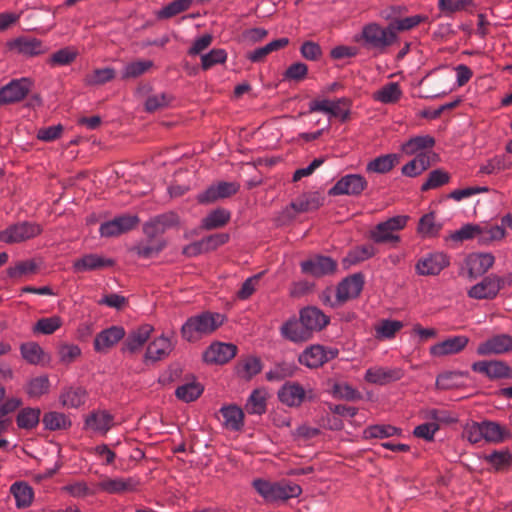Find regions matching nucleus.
<instances>
[{
  "instance_id": "f257e3e1",
  "label": "nucleus",
  "mask_w": 512,
  "mask_h": 512,
  "mask_svg": "<svg viewBox=\"0 0 512 512\" xmlns=\"http://www.w3.org/2000/svg\"><path fill=\"white\" fill-rule=\"evenodd\" d=\"M356 41L374 55H383L399 42V36L394 33L389 23L383 26L377 22H370L362 27Z\"/></svg>"
},
{
  "instance_id": "f03ea898",
  "label": "nucleus",
  "mask_w": 512,
  "mask_h": 512,
  "mask_svg": "<svg viewBox=\"0 0 512 512\" xmlns=\"http://www.w3.org/2000/svg\"><path fill=\"white\" fill-rule=\"evenodd\" d=\"M224 322L223 315L212 312H202L189 317L181 327L182 338L188 342H196L213 333Z\"/></svg>"
},
{
  "instance_id": "7ed1b4c3",
  "label": "nucleus",
  "mask_w": 512,
  "mask_h": 512,
  "mask_svg": "<svg viewBox=\"0 0 512 512\" xmlns=\"http://www.w3.org/2000/svg\"><path fill=\"white\" fill-rule=\"evenodd\" d=\"M252 486L266 502L285 501L302 492L299 485L285 480L273 482L259 478L252 482Z\"/></svg>"
},
{
  "instance_id": "20e7f679",
  "label": "nucleus",
  "mask_w": 512,
  "mask_h": 512,
  "mask_svg": "<svg viewBox=\"0 0 512 512\" xmlns=\"http://www.w3.org/2000/svg\"><path fill=\"white\" fill-rule=\"evenodd\" d=\"M408 216L398 215L378 223L370 232V237L375 243H398L400 237L396 232L402 230L408 221Z\"/></svg>"
},
{
  "instance_id": "39448f33",
  "label": "nucleus",
  "mask_w": 512,
  "mask_h": 512,
  "mask_svg": "<svg viewBox=\"0 0 512 512\" xmlns=\"http://www.w3.org/2000/svg\"><path fill=\"white\" fill-rule=\"evenodd\" d=\"M471 369L490 380L511 379L512 368L502 360H480L474 362Z\"/></svg>"
},
{
  "instance_id": "423d86ee",
  "label": "nucleus",
  "mask_w": 512,
  "mask_h": 512,
  "mask_svg": "<svg viewBox=\"0 0 512 512\" xmlns=\"http://www.w3.org/2000/svg\"><path fill=\"white\" fill-rule=\"evenodd\" d=\"M368 186L367 180L360 174H347L341 177L329 190V195L359 196Z\"/></svg>"
},
{
  "instance_id": "0eeeda50",
  "label": "nucleus",
  "mask_w": 512,
  "mask_h": 512,
  "mask_svg": "<svg viewBox=\"0 0 512 512\" xmlns=\"http://www.w3.org/2000/svg\"><path fill=\"white\" fill-rule=\"evenodd\" d=\"M41 233V227L31 222H21L9 226L0 232V241L5 243H18L31 239Z\"/></svg>"
},
{
  "instance_id": "6e6552de",
  "label": "nucleus",
  "mask_w": 512,
  "mask_h": 512,
  "mask_svg": "<svg viewBox=\"0 0 512 512\" xmlns=\"http://www.w3.org/2000/svg\"><path fill=\"white\" fill-rule=\"evenodd\" d=\"M338 350L322 345H312L299 355V362L309 368H318L324 363L336 358Z\"/></svg>"
},
{
  "instance_id": "1a4fd4ad",
  "label": "nucleus",
  "mask_w": 512,
  "mask_h": 512,
  "mask_svg": "<svg viewBox=\"0 0 512 512\" xmlns=\"http://www.w3.org/2000/svg\"><path fill=\"white\" fill-rule=\"evenodd\" d=\"M448 265L449 260L445 254L434 252L419 258L415 265V270L421 276H435Z\"/></svg>"
},
{
  "instance_id": "9d476101",
  "label": "nucleus",
  "mask_w": 512,
  "mask_h": 512,
  "mask_svg": "<svg viewBox=\"0 0 512 512\" xmlns=\"http://www.w3.org/2000/svg\"><path fill=\"white\" fill-rule=\"evenodd\" d=\"M178 216L173 212L164 213L150 219L143 226V232L149 239L159 238L167 230L178 225Z\"/></svg>"
},
{
  "instance_id": "9b49d317",
  "label": "nucleus",
  "mask_w": 512,
  "mask_h": 512,
  "mask_svg": "<svg viewBox=\"0 0 512 512\" xmlns=\"http://www.w3.org/2000/svg\"><path fill=\"white\" fill-rule=\"evenodd\" d=\"M480 356L502 355L512 352V336L497 334L480 343L476 350Z\"/></svg>"
},
{
  "instance_id": "f8f14e48",
  "label": "nucleus",
  "mask_w": 512,
  "mask_h": 512,
  "mask_svg": "<svg viewBox=\"0 0 512 512\" xmlns=\"http://www.w3.org/2000/svg\"><path fill=\"white\" fill-rule=\"evenodd\" d=\"M337 269V262L328 256L314 255L301 262V270L314 277L332 274Z\"/></svg>"
},
{
  "instance_id": "ddd939ff",
  "label": "nucleus",
  "mask_w": 512,
  "mask_h": 512,
  "mask_svg": "<svg viewBox=\"0 0 512 512\" xmlns=\"http://www.w3.org/2000/svg\"><path fill=\"white\" fill-rule=\"evenodd\" d=\"M31 89L28 78L15 79L0 89V105L11 104L23 100Z\"/></svg>"
},
{
  "instance_id": "4468645a",
  "label": "nucleus",
  "mask_w": 512,
  "mask_h": 512,
  "mask_svg": "<svg viewBox=\"0 0 512 512\" xmlns=\"http://www.w3.org/2000/svg\"><path fill=\"white\" fill-rule=\"evenodd\" d=\"M9 51L26 56L34 57L45 53L46 48L43 42L37 38L20 36L7 42Z\"/></svg>"
},
{
  "instance_id": "2eb2a0df",
  "label": "nucleus",
  "mask_w": 512,
  "mask_h": 512,
  "mask_svg": "<svg viewBox=\"0 0 512 512\" xmlns=\"http://www.w3.org/2000/svg\"><path fill=\"white\" fill-rule=\"evenodd\" d=\"M139 222L135 215H121L102 223L99 229L101 236L114 237L132 230Z\"/></svg>"
},
{
  "instance_id": "dca6fc26",
  "label": "nucleus",
  "mask_w": 512,
  "mask_h": 512,
  "mask_svg": "<svg viewBox=\"0 0 512 512\" xmlns=\"http://www.w3.org/2000/svg\"><path fill=\"white\" fill-rule=\"evenodd\" d=\"M239 185L234 182H218L211 185L197 196L201 204L213 203L219 199L228 198L237 193Z\"/></svg>"
},
{
  "instance_id": "f3484780",
  "label": "nucleus",
  "mask_w": 512,
  "mask_h": 512,
  "mask_svg": "<svg viewBox=\"0 0 512 512\" xmlns=\"http://www.w3.org/2000/svg\"><path fill=\"white\" fill-rule=\"evenodd\" d=\"M363 285L364 277L360 273L346 277L337 286V301L344 304L348 300L358 297L363 289Z\"/></svg>"
},
{
  "instance_id": "a211bd4d",
  "label": "nucleus",
  "mask_w": 512,
  "mask_h": 512,
  "mask_svg": "<svg viewBox=\"0 0 512 512\" xmlns=\"http://www.w3.org/2000/svg\"><path fill=\"white\" fill-rule=\"evenodd\" d=\"M502 285L503 280L500 277L490 275L471 287L468 295L474 299H493L502 288Z\"/></svg>"
},
{
  "instance_id": "6ab92c4d",
  "label": "nucleus",
  "mask_w": 512,
  "mask_h": 512,
  "mask_svg": "<svg viewBox=\"0 0 512 512\" xmlns=\"http://www.w3.org/2000/svg\"><path fill=\"white\" fill-rule=\"evenodd\" d=\"M237 352V347L233 344L215 342L211 344L204 352V360L211 364H224L231 360Z\"/></svg>"
},
{
  "instance_id": "aec40b11",
  "label": "nucleus",
  "mask_w": 512,
  "mask_h": 512,
  "mask_svg": "<svg viewBox=\"0 0 512 512\" xmlns=\"http://www.w3.org/2000/svg\"><path fill=\"white\" fill-rule=\"evenodd\" d=\"M404 375L402 369L394 367L375 366L369 368L365 373V380L372 384L386 385L388 383L400 380Z\"/></svg>"
},
{
  "instance_id": "412c9836",
  "label": "nucleus",
  "mask_w": 512,
  "mask_h": 512,
  "mask_svg": "<svg viewBox=\"0 0 512 512\" xmlns=\"http://www.w3.org/2000/svg\"><path fill=\"white\" fill-rule=\"evenodd\" d=\"M125 336L122 326H111L98 333L94 339V349L100 353H106Z\"/></svg>"
},
{
  "instance_id": "4be33fe9",
  "label": "nucleus",
  "mask_w": 512,
  "mask_h": 512,
  "mask_svg": "<svg viewBox=\"0 0 512 512\" xmlns=\"http://www.w3.org/2000/svg\"><path fill=\"white\" fill-rule=\"evenodd\" d=\"M469 338L464 335L453 336L431 346L430 353L435 357H443L461 352L468 344Z\"/></svg>"
},
{
  "instance_id": "5701e85b",
  "label": "nucleus",
  "mask_w": 512,
  "mask_h": 512,
  "mask_svg": "<svg viewBox=\"0 0 512 512\" xmlns=\"http://www.w3.org/2000/svg\"><path fill=\"white\" fill-rule=\"evenodd\" d=\"M436 158L437 155L432 151L420 152L414 159L402 167V173L407 177H416L427 170Z\"/></svg>"
},
{
  "instance_id": "b1692460",
  "label": "nucleus",
  "mask_w": 512,
  "mask_h": 512,
  "mask_svg": "<svg viewBox=\"0 0 512 512\" xmlns=\"http://www.w3.org/2000/svg\"><path fill=\"white\" fill-rule=\"evenodd\" d=\"M300 318L312 335L314 332L322 330L329 323V317L316 307H306L302 309Z\"/></svg>"
},
{
  "instance_id": "393cba45",
  "label": "nucleus",
  "mask_w": 512,
  "mask_h": 512,
  "mask_svg": "<svg viewBox=\"0 0 512 512\" xmlns=\"http://www.w3.org/2000/svg\"><path fill=\"white\" fill-rule=\"evenodd\" d=\"M281 335L291 342H304L312 337L310 331L304 326V322L299 320L290 319L281 327Z\"/></svg>"
},
{
  "instance_id": "a878e982",
  "label": "nucleus",
  "mask_w": 512,
  "mask_h": 512,
  "mask_svg": "<svg viewBox=\"0 0 512 512\" xmlns=\"http://www.w3.org/2000/svg\"><path fill=\"white\" fill-rule=\"evenodd\" d=\"M152 332L153 327L149 324L142 325L132 330L127 336L122 350L129 351L130 353L138 351L150 338Z\"/></svg>"
},
{
  "instance_id": "bb28decb",
  "label": "nucleus",
  "mask_w": 512,
  "mask_h": 512,
  "mask_svg": "<svg viewBox=\"0 0 512 512\" xmlns=\"http://www.w3.org/2000/svg\"><path fill=\"white\" fill-rule=\"evenodd\" d=\"M114 264L113 260L97 254H87L73 262V270L76 273L102 269Z\"/></svg>"
},
{
  "instance_id": "cd10ccee",
  "label": "nucleus",
  "mask_w": 512,
  "mask_h": 512,
  "mask_svg": "<svg viewBox=\"0 0 512 512\" xmlns=\"http://www.w3.org/2000/svg\"><path fill=\"white\" fill-rule=\"evenodd\" d=\"M280 401L287 406H300L306 397L304 388L298 383H286L278 392Z\"/></svg>"
},
{
  "instance_id": "c85d7f7f",
  "label": "nucleus",
  "mask_w": 512,
  "mask_h": 512,
  "mask_svg": "<svg viewBox=\"0 0 512 512\" xmlns=\"http://www.w3.org/2000/svg\"><path fill=\"white\" fill-rule=\"evenodd\" d=\"M113 424V416L104 410L92 412L85 420L87 429L100 434H106Z\"/></svg>"
},
{
  "instance_id": "c756f323",
  "label": "nucleus",
  "mask_w": 512,
  "mask_h": 512,
  "mask_svg": "<svg viewBox=\"0 0 512 512\" xmlns=\"http://www.w3.org/2000/svg\"><path fill=\"white\" fill-rule=\"evenodd\" d=\"M173 349L171 340L164 335L151 342L146 350L145 359L147 361H159L167 357Z\"/></svg>"
},
{
  "instance_id": "7c9ffc66",
  "label": "nucleus",
  "mask_w": 512,
  "mask_h": 512,
  "mask_svg": "<svg viewBox=\"0 0 512 512\" xmlns=\"http://www.w3.org/2000/svg\"><path fill=\"white\" fill-rule=\"evenodd\" d=\"M495 258L490 253L473 254L468 259L469 275L480 276L486 273L494 264Z\"/></svg>"
},
{
  "instance_id": "2f4dec72",
  "label": "nucleus",
  "mask_w": 512,
  "mask_h": 512,
  "mask_svg": "<svg viewBox=\"0 0 512 512\" xmlns=\"http://www.w3.org/2000/svg\"><path fill=\"white\" fill-rule=\"evenodd\" d=\"M59 400L65 408H79L86 401V391L82 387H68L61 392Z\"/></svg>"
},
{
  "instance_id": "473e14b6",
  "label": "nucleus",
  "mask_w": 512,
  "mask_h": 512,
  "mask_svg": "<svg viewBox=\"0 0 512 512\" xmlns=\"http://www.w3.org/2000/svg\"><path fill=\"white\" fill-rule=\"evenodd\" d=\"M323 200L318 193H307L293 201L291 207L298 213L310 212L322 206Z\"/></svg>"
},
{
  "instance_id": "72a5a7b5",
  "label": "nucleus",
  "mask_w": 512,
  "mask_h": 512,
  "mask_svg": "<svg viewBox=\"0 0 512 512\" xmlns=\"http://www.w3.org/2000/svg\"><path fill=\"white\" fill-rule=\"evenodd\" d=\"M166 247V241L162 238L149 239L138 243L133 251L142 258H151L158 255Z\"/></svg>"
},
{
  "instance_id": "f704fd0d",
  "label": "nucleus",
  "mask_w": 512,
  "mask_h": 512,
  "mask_svg": "<svg viewBox=\"0 0 512 512\" xmlns=\"http://www.w3.org/2000/svg\"><path fill=\"white\" fill-rule=\"evenodd\" d=\"M41 410L39 408L26 407L21 409L16 417L17 426L20 429L32 430L40 422Z\"/></svg>"
},
{
  "instance_id": "c9c22d12",
  "label": "nucleus",
  "mask_w": 512,
  "mask_h": 512,
  "mask_svg": "<svg viewBox=\"0 0 512 512\" xmlns=\"http://www.w3.org/2000/svg\"><path fill=\"white\" fill-rule=\"evenodd\" d=\"M289 43L287 38H280L271 41L263 47L257 48L247 54V58L255 63L262 62L270 53L278 51Z\"/></svg>"
},
{
  "instance_id": "e433bc0d",
  "label": "nucleus",
  "mask_w": 512,
  "mask_h": 512,
  "mask_svg": "<svg viewBox=\"0 0 512 512\" xmlns=\"http://www.w3.org/2000/svg\"><path fill=\"white\" fill-rule=\"evenodd\" d=\"M44 428L50 431L65 430L71 426L70 419L63 413L50 411L43 415Z\"/></svg>"
},
{
  "instance_id": "4c0bfd02",
  "label": "nucleus",
  "mask_w": 512,
  "mask_h": 512,
  "mask_svg": "<svg viewBox=\"0 0 512 512\" xmlns=\"http://www.w3.org/2000/svg\"><path fill=\"white\" fill-rule=\"evenodd\" d=\"M225 426L231 430H239L243 426L244 413L235 405L222 407L220 410Z\"/></svg>"
},
{
  "instance_id": "58836bf2",
  "label": "nucleus",
  "mask_w": 512,
  "mask_h": 512,
  "mask_svg": "<svg viewBox=\"0 0 512 512\" xmlns=\"http://www.w3.org/2000/svg\"><path fill=\"white\" fill-rule=\"evenodd\" d=\"M434 144V138L429 135L416 136L403 144L402 150L407 155L418 154L422 152V150L432 148Z\"/></svg>"
},
{
  "instance_id": "ea45409f",
  "label": "nucleus",
  "mask_w": 512,
  "mask_h": 512,
  "mask_svg": "<svg viewBox=\"0 0 512 512\" xmlns=\"http://www.w3.org/2000/svg\"><path fill=\"white\" fill-rule=\"evenodd\" d=\"M398 157L395 154L381 155L367 164V172L373 173H387L397 163Z\"/></svg>"
},
{
  "instance_id": "a19ab883",
  "label": "nucleus",
  "mask_w": 512,
  "mask_h": 512,
  "mask_svg": "<svg viewBox=\"0 0 512 512\" xmlns=\"http://www.w3.org/2000/svg\"><path fill=\"white\" fill-rule=\"evenodd\" d=\"M230 219V213L222 208L210 212L202 220L201 227L205 230H212L223 227Z\"/></svg>"
},
{
  "instance_id": "79ce46f5",
  "label": "nucleus",
  "mask_w": 512,
  "mask_h": 512,
  "mask_svg": "<svg viewBox=\"0 0 512 512\" xmlns=\"http://www.w3.org/2000/svg\"><path fill=\"white\" fill-rule=\"evenodd\" d=\"M131 479L104 478L98 483L99 489L108 493H121L132 489Z\"/></svg>"
},
{
  "instance_id": "37998d69",
  "label": "nucleus",
  "mask_w": 512,
  "mask_h": 512,
  "mask_svg": "<svg viewBox=\"0 0 512 512\" xmlns=\"http://www.w3.org/2000/svg\"><path fill=\"white\" fill-rule=\"evenodd\" d=\"M10 490L18 508H26L32 503L33 490L26 483H14Z\"/></svg>"
},
{
  "instance_id": "c03bdc74",
  "label": "nucleus",
  "mask_w": 512,
  "mask_h": 512,
  "mask_svg": "<svg viewBox=\"0 0 512 512\" xmlns=\"http://www.w3.org/2000/svg\"><path fill=\"white\" fill-rule=\"evenodd\" d=\"M245 410L249 414H263L266 411V393L260 389L253 390L245 404Z\"/></svg>"
},
{
  "instance_id": "a18cd8bd",
  "label": "nucleus",
  "mask_w": 512,
  "mask_h": 512,
  "mask_svg": "<svg viewBox=\"0 0 512 512\" xmlns=\"http://www.w3.org/2000/svg\"><path fill=\"white\" fill-rule=\"evenodd\" d=\"M475 7L473 0H439L438 8L445 15L461 11H471Z\"/></svg>"
},
{
  "instance_id": "49530a36",
  "label": "nucleus",
  "mask_w": 512,
  "mask_h": 512,
  "mask_svg": "<svg viewBox=\"0 0 512 512\" xmlns=\"http://www.w3.org/2000/svg\"><path fill=\"white\" fill-rule=\"evenodd\" d=\"M442 229V224L437 222L434 213L423 215L418 224V233L423 237H434Z\"/></svg>"
},
{
  "instance_id": "de8ad7c7",
  "label": "nucleus",
  "mask_w": 512,
  "mask_h": 512,
  "mask_svg": "<svg viewBox=\"0 0 512 512\" xmlns=\"http://www.w3.org/2000/svg\"><path fill=\"white\" fill-rule=\"evenodd\" d=\"M505 235L506 232L502 225H479L478 241L482 244L500 240L504 238Z\"/></svg>"
},
{
  "instance_id": "09e8293b",
  "label": "nucleus",
  "mask_w": 512,
  "mask_h": 512,
  "mask_svg": "<svg viewBox=\"0 0 512 512\" xmlns=\"http://www.w3.org/2000/svg\"><path fill=\"white\" fill-rule=\"evenodd\" d=\"M482 424L484 440L487 442H502L508 435L507 430L496 422L484 421Z\"/></svg>"
},
{
  "instance_id": "8fccbe9b",
  "label": "nucleus",
  "mask_w": 512,
  "mask_h": 512,
  "mask_svg": "<svg viewBox=\"0 0 512 512\" xmlns=\"http://www.w3.org/2000/svg\"><path fill=\"white\" fill-rule=\"evenodd\" d=\"M76 48L68 46L54 52L49 59L52 66H65L71 64L78 56Z\"/></svg>"
},
{
  "instance_id": "3c124183",
  "label": "nucleus",
  "mask_w": 512,
  "mask_h": 512,
  "mask_svg": "<svg viewBox=\"0 0 512 512\" xmlns=\"http://www.w3.org/2000/svg\"><path fill=\"white\" fill-rule=\"evenodd\" d=\"M173 100V97L165 92L149 95L145 101V110L147 112H156L167 108Z\"/></svg>"
},
{
  "instance_id": "603ef678",
  "label": "nucleus",
  "mask_w": 512,
  "mask_h": 512,
  "mask_svg": "<svg viewBox=\"0 0 512 512\" xmlns=\"http://www.w3.org/2000/svg\"><path fill=\"white\" fill-rule=\"evenodd\" d=\"M427 20L428 17L425 15H413L401 17L398 21L389 24L393 28L394 33L398 35L400 32L409 31Z\"/></svg>"
},
{
  "instance_id": "864d4df0",
  "label": "nucleus",
  "mask_w": 512,
  "mask_h": 512,
  "mask_svg": "<svg viewBox=\"0 0 512 512\" xmlns=\"http://www.w3.org/2000/svg\"><path fill=\"white\" fill-rule=\"evenodd\" d=\"M261 371V362L258 358L248 357L239 363L237 374L245 379L250 380L253 376Z\"/></svg>"
},
{
  "instance_id": "5fc2aeb1",
  "label": "nucleus",
  "mask_w": 512,
  "mask_h": 512,
  "mask_svg": "<svg viewBox=\"0 0 512 512\" xmlns=\"http://www.w3.org/2000/svg\"><path fill=\"white\" fill-rule=\"evenodd\" d=\"M191 5V0H175L166 5L165 7H163L157 13V16L160 19H169L188 10L191 7Z\"/></svg>"
},
{
  "instance_id": "6e6d98bb",
  "label": "nucleus",
  "mask_w": 512,
  "mask_h": 512,
  "mask_svg": "<svg viewBox=\"0 0 512 512\" xmlns=\"http://www.w3.org/2000/svg\"><path fill=\"white\" fill-rule=\"evenodd\" d=\"M403 327L400 321L383 320L375 327V336L378 339H390Z\"/></svg>"
},
{
  "instance_id": "4d7b16f0",
  "label": "nucleus",
  "mask_w": 512,
  "mask_h": 512,
  "mask_svg": "<svg viewBox=\"0 0 512 512\" xmlns=\"http://www.w3.org/2000/svg\"><path fill=\"white\" fill-rule=\"evenodd\" d=\"M153 66V62L150 60H138L135 62L128 63L123 70L122 78H137L146 73Z\"/></svg>"
},
{
  "instance_id": "13d9d810",
  "label": "nucleus",
  "mask_w": 512,
  "mask_h": 512,
  "mask_svg": "<svg viewBox=\"0 0 512 512\" xmlns=\"http://www.w3.org/2000/svg\"><path fill=\"white\" fill-rule=\"evenodd\" d=\"M401 94L399 84L390 82L376 93V99L382 103H395L400 99Z\"/></svg>"
},
{
  "instance_id": "bf43d9fd",
  "label": "nucleus",
  "mask_w": 512,
  "mask_h": 512,
  "mask_svg": "<svg viewBox=\"0 0 512 512\" xmlns=\"http://www.w3.org/2000/svg\"><path fill=\"white\" fill-rule=\"evenodd\" d=\"M296 366L292 363L282 362L266 373L268 381H280L294 375Z\"/></svg>"
},
{
  "instance_id": "052dcab7",
  "label": "nucleus",
  "mask_w": 512,
  "mask_h": 512,
  "mask_svg": "<svg viewBox=\"0 0 512 512\" xmlns=\"http://www.w3.org/2000/svg\"><path fill=\"white\" fill-rule=\"evenodd\" d=\"M449 180L450 176L447 172L441 169L433 170L429 173L426 182L422 184L421 190L428 191L430 189L438 188L447 184Z\"/></svg>"
},
{
  "instance_id": "680f3d73",
  "label": "nucleus",
  "mask_w": 512,
  "mask_h": 512,
  "mask_svg": "<svg viewBox=\"0 0 512 512\" xmlns=\"http://www.w3.org/2000/svg\"><path fill=\"white\" fill-rule=\"evenodd\" d=\"M203 392V387L198 383H188L182 386H179L176 389L177 398L185 401L192 402L196 400Z\"/></svg>"
},
{
  "instance_id": "e2e57ef3",
  "label": "nucleus",
  "mask_w": 512,
  "mask_h": 512,
  "mask_svg": "<svg viewBox=\"0 0 512 512\" xmlns=\"http://www.w3.org/2000/svg\"><path fill=\"white\" fill-rule=\"evenodd\" d=\"M50 382L47 376H39L29 381L26 392L30 397L37 398L48 392Z\"/></svg>"
},
{
  "instance_id": "0e129e2a",
  "label": "nucleus",
  "mask_w": 512,
  "mask_h": 512,
  "mask_svg": "<svg viewBox=\"0 0 512 512\" xmlns=\"http://www.w3.org/2000/svg\"><path fill=\"white\" fill-rule=\"evenodd\" d=\"M400 433V429L391 425H373L365 429V438H387Z\"/></svg>"
},
{
  "instance_id": "69168bd1",
  "label": "nucleus",
  "mask_w": 512,
  "mask_h": 512,
  "mask_svg": "<svg viewBox=\"0 0 512 512\" xmlns=\"http://www.w3.org/2000/svg\"><path fill=\"white\" fill-rule=\"evenodd\" d=\"M22 357L31 364H38L42 360L43 350L35 342H28L21 345Z\"/></svg>"
},
{
  "instance_id": "338daca9",
  "label": "nucleus",
  "mask_w": 512,
  "mask_h": 512,
  "mask_svg": "<svg viewBox=\"0 0 512 512\" xmlns=\"http://www.w3.org/2000/svg\"><path fill=\"white\" fill-rule=\"evenodd\" d=\"M61 326V319L58 316L41 318L35 326L34 332L49 335L54 333Z\"/></svg>"
},
{
  "instance_id": "774afa93",
  "label": "nucleus",
  "mask_w": 512,
  "mask_h": 512,
  "mask_svg": "<svg viewBox=\"0 0 512 512\" xmlns=\"http://www.w3.org/2000/svg\"><path fill=\"white\" fill-rule=\"evenodd\" d=\"M114 77L115 70L113 68H99L87 76V82L91 85H100L111 81Z\"/></svg>"
}]
</instances>
